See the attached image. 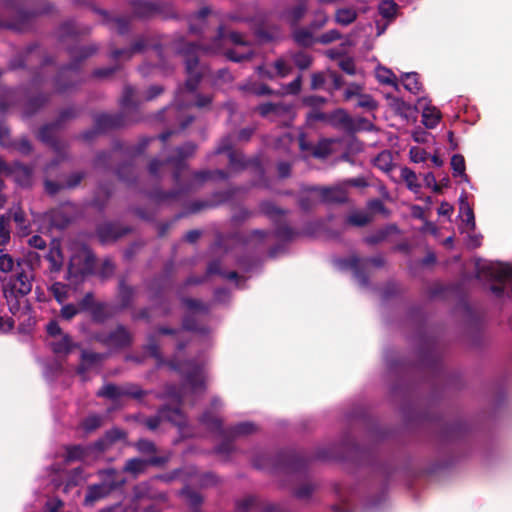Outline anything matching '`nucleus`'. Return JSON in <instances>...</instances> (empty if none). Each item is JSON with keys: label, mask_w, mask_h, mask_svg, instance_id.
I'll use <instances>...</instances> for the list:
<instances>
[{"label": "nucleus", "mask_w": 512, "mask_h": 512, "mask_svg": "<svg viewBox=\"0 0 512 512\" xmlns=\"http://www.w3.org/2000/svg\"><path fill=\"white\" fill-rule=\"evenodd\" d=\"M5 5L14 10V16L9 20H0V28H7L18 32L28 30L36 16L48 13L49 8L43 10H26L27 0H3Z\"/></svg>", "instance_id": "39448f33"}, {"label": "nucleus", "mask_w": 512, "mask_h": 512, "mask_svg": "<svg viewBox=\"0 0 512 512\" xmlns=\"http://www.w3.org/2000/svg\"><path fill=\"white\" fill-rule=\"evenodd\" d=\"M49 262V271L51 273H59L63 268L64 255L59 240L54 239L50 245L48 253L45 256Z\"/></svg>", "instance_id": "4be33fe9"}, {"label": "nucleus", "mask_w": 512, "mask_h": 512, "mask_svg": "<svg viewBox=\"0 0 512 512\" xmlns=\"http://www.w3.org/2000/svg\"><path fill=\"white\" fill-rule=\"evenodd\" d=\"M61 128L54 122L42 125L37 133V138L47 146L51 147L55 152L60 153L64 148V144L56 136L57 131Z\"/></svg>", "instance_id": "f3484780"}, {"label": "nucleus", "mask_w": 512, "mask_h": 512, "mask_svg": "<svg viewBox=\"0 0 512 512\" xmlns=\"http://www.w3.org/2000/svg\"><path fill=\"white\" fill-rule=\"evenodd\" d=\"M3 294H4V298L6 300L9 311L13 315H16L20 311V308H21L20 299L24 298L25 296H18V294H16V292L11 291L6 288H3Z\"/></svg>", "instance_id": "6e6d98bb"}, {"label": "nucleus", "mask_w": 512, "mask_h": 512, "mask_svg": "<svg viewBox=\"0 0 512 512\" xmlns=\"http://www.w3.org/2000/svg\"><path fill=\"white\" fill-rule=\"evenodd\" d=\"M93 120L96 129L101 133L119 129L138 121V119L130 118L127 112L124 111L117 113H98L94 115Z\"/></svg>", "instance_id": "ddd939ff"}, {"label": "nucleus", "mask_w": 512, "mask_h": 512, "mask_svg": "<svg viewBox=\"0 0 512 512\" xmlns=\"http://www.w3.org/2000/svg\"><path fill=\"white\" fill-rule=\"evenodd\" d=\"M105 359V354L88 351L86 349L81 350L80 362L76 368V373L86 379V373L94 367L100 365Z\"/></svg>", "instance_id": "6ab92c4d"}, {"label": "nucleus", "mask_w": 512, "mask_h": 512, "mask_svg": "<svg viewBox=\"0 0 512 512\" xmlns=\"http://www.w3.org/2000/svg\"><path fill=\"white\" fill-rule=\"evenodd\" d=\"M420 365L432 372H439L442 363L441 355L437 349V342L432 337H421L419 343Z\"/></svg>", "instance_id": "9b49d317"}, {"label": "nucleus", "mask_w": 512, "mask_h": 512, "mask_svg": "<svg viewBox=\"0 0 512 512\" xmlns=\"http://www.w3.org/2000/svg\"><path fill=\"white\" fill-rule=\"evenodd\" d=\"M329 20L327 13L323 10H317L313 14V19L309 23V29L313 31L323 28Z\"/></svg>", "instance_id": "774afa93"}, {"label": "nucleus", "mask_w": 512, "mask_h": 512, "mask_svg": "<svg viewBox=\"0 0 512 512\" xmlns=\"http://www.w3.org/2000/svg\"><path fill=\"white\" fill-rule=\"evenodd\" d=\"M309 460L302 453L295 451H284L278 455V464L295 472L305 469Z\"/></svg>", "instance_id": "a211bd4d"}, {"label": "nucleus", "mask_w": 512, "mask_h": 512, "mask_svg": "<svg viewBox=\"0 0 512 512\" xmlns=\"http://www.w3.org/2000/svg\"><path fill=\"white\" fill-rule=\"evenodd\" d=\"M49 292L52 294L54 299L59 303L63 304L68 299V285L62 282H54L49 288Z\"/></svg>", "instance_id": "13d9d810"}, {"label": "nucleus", "mask_w": 512, "mask_h": 512, "mask_svg": "<svg viewBox=\"0 0 512 512\" xmlns=\"http://www.w3.org/2000/svg\"><path fill=\"white\" fill-rule=\"evenodd\" d=\"M237 193L236 188H229L224 191H217L214 192L211 196L210 202L211 205H213V208H216L222 204H225L232 200Z\"/></svg>", "instance_id": "3c124183"}, {"label": "nucleus", "mask_w": 512, "mask_h": 512, "mask_svg": "<svg viewBox=\"0 0 512 512\" xmlns=\"http://www.w3.org/2000/svg\"><path fill=\"white\" fill-rule=\"evenodd\" d=\"M197 149L193 142H186L175 149V155L167 157L165 160L152 159L148 166L149 174L155 178L159 177V171L166 165L173 166V181L175 188L170 191L155 189L149 192L148 197L157 204L171 203L178 201L182 196L196 190L208 180H212L211 170L196 171L192 174L188 182H183L182 173L188 169L186 159L191 157Z\"/></svg>", "instance_id": "f257e3e1"}, {"label": "nucleus", "mask_w": 512, "mask_h": 512, "mask_svg": "<svg viewBox=\"0 0 512 512\" xmlns=\"http://www.w3.org/2000/svg\"><path fill=\"white\" fill-rule=\"evenodd\" d=\"M259 210L261 214L268 217L273 222V224H277V221L280 220V217L286 215L288 212L287 210L276 206L271 201H262L259 204Z\"/></svg>", "instance_id": "473e14b6"}, {"label": "nucleus", "mask_w": 512, "mask_h": 512, "mask_svg": "<svg viewBox=\"0 0 512 512\" xmlns=\"http://www.w3.org/2000/svg\"><path fill=\"white\" fill-rule=\"evenodd\" d=\"M307 12L306 2H301L286 11V18L291 26H297Z\"/></svg>", "instance_id": "a18cd8bd"}, {"label": "nucleus", "mask_w": 512, "mask_h": 512, "mask_svg": "<svg viewBox=\"0 0 512 512\" xmlns=\"http://www.w3.org/2000/svg\"><path fill=\"white\" fill-rule=\"evenodd\" d=\"M90 29L88 27H78L72 20L66 21L59 27L58 39L59 42L66 47V51L70 56V68L80 69L82 63L95 55L99 46L96 43H90L87 45H80V37L89 34Z\"/></svg>", "instance_id": "f03ea898"}, {"label": "nucleus", "mask_w": 512, "mask_h": 512, "mask_svg": "<svg viewBox=\"0 0 512 512\" xmlns=\"http://www.w3.org/2000/svg\"><path fill=\"white\" fill-rule=\"evenodd\" d=\"M98 12L104 16L106 22L113 23L118 34L124 35L129 31L130 19L128 17L117 16L112 18L105 10H98Z\"/></svg>", "instance_id": "ea45409f"}, {"label": "nucleus", "mask_w": 512, "mask_h": 512, "mask_svg": "<svg viewBox=\"0 0 512 512\" xmlns=\"http://www.w3.org/2000/svg\"><path fill=\"white\" fill-rule=\"evenodd\" d=\"M218 37L220 39H228L234 45L249 47L251 43L247 40L245 34L237 31H226L223 26L218 28Z\"/></svg>", "instance_id": "e433bc0d"}, {"label": "nucleus", "mask_w": 512, "mask_h": 512, "mask_svg": "<svg viewBox=\"0 0 512 512\" xmlns=\"http://www.w3.org/2000/svg\"><path fill=\"white\" fill-rule=\"evenodd\" d=\"M200 49V45L193 42H185L179 48V53L184 57L187 79L183 86L178 88V94H181L183 91L196 93L204 75L206 74L207 67L199 61Z\"/></svg>", "instance_id": "7ed1b4c3"}, {"label": "nucleus", "mask_w": 512, "mask_h": 512, "mask_svg": "<svg viewBox=\"0 0 512 512\" xmlns=\"http://www.w3.org/2000/svg\"><path fill=\"white\" fill-rule=\"evenodd\" d=\"M190 366V369L187 372H182L179 365L176 363H169V366L177 371L182 373L186 384L191 388L193 392L198 390L204 391L206 389L205 386V376L203 374V369L199 364L193 363L191 361L187 362Z\"/></svg>", "instance_id": "2eb2a0df"}, {"label": "nucleus", "mask_w": 512, "mask_h": 512, "mask_svg": "<svg viewBox=\"0 0 512 512\" xmlns=\"http://www.w3.org/2000/svg\"><path fill=\"white\" fill-rule=\"evenodd\" d=\"M7 217H10V219L12 218L13 221L17 224L18 228L24 233H29L30 224L28 223L25 212L21 207H17L14 211L10 210Z\"/></svg>", "instance_id": "bf43d9fd"}, {"label": "nucleus", "mask_w": 512, "mask_h": 512, "mask_svg": "<svg viewBox=\"0 0 512 512\" xmlns=\"http://www.w3.org/2000/svg\"><path fill=\"white\" fill-rule=\"evenodd\" d=\"M398 232V228L395 224H389L383 228L378 229L371 235H368L364 238V242L368 245H377L381 242H384L389 235L392 233Z\"/></svg>", "instance_id": "72a5a7b5"}, {"label": "nucleus", "mask_w": 512, "mask_h": 512, "mask_svg": "<svg viewBox=\"0 0 512 512\" xmlns=\"http://www.w3.org/2000/svg\"><path fill=\"white\" fill-rule=\"evenodd\" d=\"M357 11L354 8H339L335 12V22L342 26H348L357 19Z\"/></svg>", "instance_id": "c03bdc74"}, {"label": "nucleus", "mask_w": 512, "mask_h": 512, "mask_svg": "<svg viewBox=\"0 0 512 512\" xmlns=\"http://www.w3.org/2000/svg\"><path fill=\"white\" fill-rule=\"evenodd\" d=\"M441 118L440 112L435 108L427 107L422 113V123L428 129L435 128Z\"/></svg>", "instance_id": "603ef678"}, {"label": "nucleus", "mask_w": 512, "mask_h": 512, "mask_svg": "<svg viewBox=\"0 0 512 512\" xmlns=\"http://www.w3.org/2000/svg\"><path fill=\"white\" fill-rule=\"evenodd\" d=\"M130 6L132 8L133 15L140 19H148L155 16L168 18L174 14L172 5L164 0H132L130 2Z\"/></svg>", "instance_id": "0eeeda50"}, {"label": "nucleus", "mask_w": 512, "mask_h": 512, "mask_svg": "<svg viewBox=\"0 0 512 512\" xmlns=\"http://www.w3.org/2000/svg\"><path fill=\"white\" fill-rule=\"evenodd\" d=\"M397 10L398 5L394 0H382L378 5L379 14L387 20H393Z\"/></svg>", "instance_id": "864d4df0"}, {"label": "nucleus", "mask_w": 512, "mask_h": 512, "mask_svg": "<svg viewBox=\"0 0 512 512\" xmlns=\"http://www.w3.org/2000/svg\"><path fill=\"white\" fill-rule=\"evenodd\" d=\"M39 63L42 70L45 66L52 65L55 60L51 56H43L40 46L36 43L28 45L24 51L17 53L10 59L8 67L10 70L24 69L28 64Z\"/></svg>", "instance_id": "423d86ee"}, {"label": "nucleus", "mask_w": 512, "mask_h": 512, "mask_svg": "<svg viewBox=\"0 0 512 512\" xmlns=\"http://www.w3.org/2000/svg\"><path fill=\"white\" fill-rule=\"evenodd\" d=\"M35 271L31 260L19 258L16 260L15 273L1 279L2 288L16 292L18 296H27L31 293Z\"/></svg>", "instance_id": "20e7f679"}, {"label": "nucleus", "mask_w": 512, "mask_h": 512, "mask_svg": "<svg viewBox=\"0 0 512 512\" xmlns=\"http://www.w3.org/2000/svg\"><path fill=\"white\" fill-rule=\"evenodd\" d=\"M312 190H318L313 188ZM322 201L325 203L344 204L348 201L346 189L343 187L319 188Z\"/></svg>", "instance_id": "393cba45"}, {"label": "nucleus", "mask_w": 512, "mask_h": 512, "mask_svg": "<svg viewBox=\"0 0 512 512\" xmlns=\"http://www.w3.org/2000/svg\"><path fill=\"white\" fill-rule=\"evenodd\" d=\"M227 436H232L233 438L239 436H246L254 433L256 431V426L252 422H241L232 427L226 429Z\"/></svg>", "instance_id": "49530a36"}, {"label": "nucleus", "mask_w": 512, "mask_h": 512, "mask_svg": "<svg viewBox=\"0 0 512 512\" xmlns=\"http://www.w3.org/2000/svg\"><path fill=\"white\" fill-rule=\"evenodd\" d=\"M134 288L126 284L125 280L119 282L118 298L120 309L124 310L131 307L134 299Z\"/></svg>", "instance_id": "c9c22d12"}, {"label": "nucleus", "mask_w": 512, "mask_h": 512, "mask_svg": "<svg viewBox=\"0 0 512 512\" xmlns=\"http://www.w3.org/2000/svg\"><path fill=\"white\" fill-rule=\"evenodd\" d=\"M85 78L80 69L70 68V64L62 66L53 79L54 90L57 94L63 95L76 91Z\"/></svg>", "instance_id": "6e6552de"}, {"label": "nucleus", "mask_w": 512, "mask_h": 512, "mask_svg": "<svg viewBox=\"0 0 512 512\" xmlns=\"http://www.w3.org/2000/svg\"><path fill=\"white\" fill-rule=\"evenodd\" d=\"M159 414L162 416L163 420L168 421L175 426H186V418L179 407L164 405L159 408Z\"/></svg>", "instance_id": "bb28decb"}, {"label": "nucleus", "mask_w": 512, "mask_h": 512, "mask_svg": "<svg viewBox=\"0 0 512 512\" xmlns=\"http://www.w3.org/2000/svg\"><path fill=\"white\" fill-rule=\"evenodd\" d=\"M132 232V228L121 226L116 222H103L96 227V235L101 243L116 241L126 234Z\"/></svg>", "instance_id": "dca6fc26"}, {"label": "nucleus", "mask_w": 512, "mask_h": 512, "mask_svg": "<svg viewBox=\"0 0 512 512\" xmlns=\"http://www.w3.org/2000/svg\"><path fill=\"white\" fill-rule=\"evenodd\" d=\"M169 460V455H153L147 459L138 457L129 458L126 460L122 468V472L130 474L133 478L136 479L139 475L144 474L149 466L162 468L169 462Z\"/></svg>", "instance_id": "f8f14e48"}, {"label": "nucleus", "mask_w": 512, "mask_h": 512, "mask_svg": "<svg viewBox=\"0 0 512 512\" xmlns=\"http://www.w3.org/2000/svg\"><path fill=\"white\" fill-rule=\"evenodd\" d=\"M179 495L185 498L186 502L191 508V511H193L194 509H200V506L204 502L203 496L198 491L191 488L189 485L184 486L180 490Z\"/></svg>", "instance_id": "f704fd0d"}, {"label": "nucleus", "mask_w": 512, "mask_h": 512, "mask_svg": "<svg viewBox=\"0 0 512 512\" xmlns=\"http://www.w3.org/2000/svg\"><path fill=\"white\" fill-rule=\"evenodd\" d=\"M144 349L149 354L150 357L154 358L159 363L163 361V356L160 351L159 340L155 334H149L147 336V343L144 346Z\"/></svg>", "instance_id": "de8ad7c7"}, {"label": "nucleus", "mask_w": 512, "mask_h": 512, "mask_svg": "<svg viewBox=\"0 0 512 512\" xmlns=\"http://www.w3.org/2000/svg\"><path fill=\"white\" fill-rule=\"evenodd\" d=\"M182 328L185 331L206 334L208 329L198 323L195 316L187 314L182 319Z\"/></svg>", "instance_id": "4d7b16f0"}, {"label": "nucleus", "mask_w": 512, "mask_h": 512, "mask_svg": "<svg viewBox=\"0 0 512 512\" xmlns=\"http://www.w3.org/2000/svg\"><path fill=\"white\" fill-rule=\"evenodd\" d=\"M52 97L51 92H40L27 99L24 105V115L26 117H32L45 105H47Z\"/></svg>", "instance_id": "b1692460"}, {"label": "nucleus", "mask_w": 512, "mask_h": 512, "mask_svg": "<svg viewBox=\"0 0 512 512\" xmlns=\"http://www.w3.org/2000/svg\"><path fill=\"white\" fill-rule=\"evenodd\" d=\"M451 168L453 170V176L457 177H463L465 180H467V174L465 173L466 165H465V159L461 154H455L451 158Z\"/></svg>", "instance_id": "69168bd1"}, {"label": "nucleus", "mask_w": 512, "mask_h": 512, "mask_svg": "<svg viewBox=\"0 0 512 512\" xmlns=\"http://www.w3.org/2000/svg\"><path fill=\"white\" fill-rule=\"evenodd\" d=\"M199 421L208 430L218 433L221 437L227 436V431L223 428L222 420L214 416L210 411H205L200 416Z\"/></svg>", "instance_id": "7c9ffc66"}, {"label": "nucleus", "mask_w": 512, "mask_h": 512, "mask_svg": "<svg viewBox=\"0 0 512 512\" xmlns=\"http://www.w3.org/2000/svg\"><path fill=\"white\" fill-rule=\"evenodd\" d=\"M111 492L106 489L100 482L89 485L84 497L85 505H93L95 502L108 497Z\"/></svg>", "instance_id": "c756f323"}, {"label": "nucleus", "mask_w": 512, "mask_h": 512, "mask_svg": "<svg viewBox=\"0 0 512 512\" xmlns=\"http://www.w3.org/2000/svg\"><path fill=\"white\" fill-rule=\"evenodd\" d=\"M96 340L107 347L125 349L132 345L133 335L122 324H118L114 330L96 336Z\"/></svg>", "instance_id": "4468645a"}, {"label": "nucleus", "mask_w": 512, "mask_h": 512, "mask_svg": "<svg viewBox=\"0 0 512 512\" xmlns=\"http://www.w3.org/2000/svg\"><path fill=\"white\" fill-rule=\"evenodd\" d=\"M374 166L384 172L392 170L394 167L392 153L387 150L380 152L374 159Z\"/></svg>", "instance_id": "8fccbe9b"}, {"label": "nucleus", "mask_w": 512, "mask_h": 512, "mask_svg": "<svg viewBox=\"0 0 512 512\" xmlns=\"http://www.w3.org/2000/svg\"><path fill=\"white\" fill-rule=\"evenodd\" d=\"M256 111L261 117L284 124H288L295 118L294 106L286 102H266L258 105Z\"/></svg>", "instance_id": "9d476101"}, {"label": "nucleus", "mask_w": 512, "mask_h": 512, "mask_svg": "<svg viewBox=\"0 0 512 512\" xmlns=\"http://www.w3.org/2000/svg\"><path fill=\"white\" fill-rule=\"evenodd\" d=\"M112 193L113 188L111 183L105 182L98 184L91 200V206L99 212H103L112 196Z\"/></svg>", "instance_id": "5701e85b"}, {"label": "nucleus", "mask_w": 512, "mask_h": 512, "mask_svg": "<svg viewBox=\"0 0 512 512\" xmlns=\"http://www.w3.org/2000/svg\"><path fill=\"white\" fill-rule=\"evenodd\" d=\"M401 179L405 181L408 189L417 191L420 188L416 173L408 167L401 168Z\"/></svg>", "instance_id": "338daca9"}, {"label": "nucleus", "mask_w": 512, "mask_h": 512, "mask_svg": "<svg viewBox=\"0 0 512 512\" xmlns=\"http://www.w3.org/2000/svg\"><path fill=\"white\" fill-rule=\"evenodd\" d=\"M229 160V166L234 171H241L247 168L250 164H255L257 168L263 172V169L261 168L260 162L258 159H255L253 161H246L244 158V155L237 151H230V154L228 155Z\"/></svg>", "instance_id": "2f4dec72"}, {"label": "nucleus", "mask_w": 512, "mask_h": 512, "mask_svg": "<svg viewBox=\"0 0 512 512\" xmlns=\"http://www.w3.org/2000/svg\"><path fill=\"white\" fill-rule=\"evenodd\" d=\"M99 482L111 493L126 484L125 477L115 468H107L98 472Z\"/></svg>", "instance_id": "aec40b11"}, {"label": "nucleus", "mask_w": 512, "mask_h": 512, "mask_svg": "<svg viewBox=\"0 0 512 512\" xmlns=\"http://www.w3.org/2000/svg\"><path fill=\"white\" fill-rule=\"evenodd\" d=\"M90 316L95 323H104L106 320L113 316L106 302H96L90 312Z\"/></svg>", "instance_id": "4c0bfd02"}, {"label": "nucleus", "mask_w": 512, "mask_h": 512, "mask_svg": "<svg viewBox=\"0 0 512 512\" xmlns=\"http://www.w3.org/2000/svg\"><path fill=\"white\" fill-rule=\"evenodd\" d=\"M401 81L406 90L412 94H419L422 90V84L419 80V74L416 72L404 73L401 76Z\"/></svg>", "instance_id": "58836bf2"}, {"label": "nucleus", "mask_w": 512, "mask_h": 512, "mask_svg": "<svg viewBox=\"0 0 512 512\" xmlns=\"http://www.w3.org/2000/svg\"><path fill=\"white\" fill-rule=\"evenodd\" d=\"M121 391L122 385L118 386L113 383H108L101 387V389L97 392V396L115 401L122 397Z\"/></svg>", "instance_id": "5fc2aeb1"}, {"label": "nucleus", "mask_w": 512, "mask_h": 512, "mask_svg": "<svg viewBox=\"0 0 512 512\" xmlns=\"http://www.w3.org/2000/svg\"><path fill=\"white\" fill-rule=\"evenodd\" d=\"M135 94L136 91L134 87L128 84L124 86L122 97L120 99V105L124 112H126L127 110H137L138 105L134 99Z\"/></svg>", "instance_id": "a19ab883"}, {"label": "nucleus", "mask_w": 512, "mask_h": 512, "mask_svg": "<svg viewBox=\"0 0 512 512\" xmlns=\"http://www.w3.org/2000/svg\"><path fill=\"white\" fill-rule=\"evenodd\" d=\"M53 353L56 355L67 356L72 352L73 349L79 347V345L73 342L71 336L67 333L60 336L59 339H54L50 343Z\"/></svg>", "instance_id": "cd10ccee"}, {"label": "nucleus", "mask_w": 512, "mask_h": 512, "mask_svg": "<svg viewBox=\"0 0 512 512\" xmlns=\"http://www.w3.org/2000/svg\"><path fill=\"white\" fill-rule=\"evenodd\" d=\"M95 260L93 252L86 247L73 254L68 263L66 279L72 280L91 274Z\"/></svg>", "instance_id": "1a4fd4ad"}, {"label": "nucleus", "mask_w": 512, "mask_h": 512, "mask_svg": "<svg viewBox=\"0 0 512 512\" xmlns=\"http://www.w3.org/2000/svg\"><path fill=\"white\" fill-rule=\"evenodd\" d=\"M331 143V140L328 139L320 140L316 145H314L312 156L317 159L327 158L332 153Z\"/></svg>", "instance_id": "e2e57ef3"}, {"label": "nucleus", "mask_w": 512, "mask_h": 512, "mask_svg": "<svg viewBox=\"0 0 512 512\" xmlns=\"http://www.w3.org/2000/svg\"><path fill=\"white\" fill-rule=\"evenodd\" d=\"M148 46L145 38L141 37L135 40L130 48L125 49H114L110 53V57L114 60L124 57L130 59L135 53L142 52Z\"/></svg>", "instance_id": "c85d7f7f"}, {"label": "nucleus", "mask_w": 512, "mask_h": 512, "mask_svg": "<svg viewBox=\"0 0 512 512\" xmlns=\"http://www.w3.org/2000/svg\"><path fill=\"white\" fill-rule=\"evenodd\" d=\"M79 115V110L74 107L70 106L67 108H64L60 110L57 118L54 120V122L60 127L63 128L64 125L75 118H77Z\"/></svg>", "instance_id": "052dcab7"}, {"label": "nucleus", "mask_w": 512, "mask_h": 512, "mask_svg": "<svg viewBox=\"0 0 512 512\" xmlns=\"http://www.w3.org/2000/svg\"><path fill=\"white\" fill-rule=\"evenodd\" d=\"M468 430V426L463 421H456L447 426L445 435L447 438L454 439L459 438Z\"/></svg>", "instance_id": "0e129e2a"}, {"label": "nucleus", "mask_w": 512, "mask_h": 512, "mask_svg": "<svg viewBox=\"0 0 512 512\" xmlns=\"http://www.w3.org/2000/svg\"><path fill=\"white\" fill-rule=\"evenodd\" d=\"M65 455L64 461L66 463H71L75 461H85L90 455V447L89 445L83 446L80 444L76 445H67L64 447Z\"/></svg>", "instance_id": "a878e982"}, {"label": "nucleus", "mask_w": 512, "mask_h": 512, "mask_svg": "<svg viewBox=\"0 0 512 512\" xmlns=\"http://www.w3.org/2000/svg\"><path fill=\"white\" fill-rule=\"evenodd\" d=\"M391 100L390 106L401 117L406 119L409 118L412 112L416 111V107H413L411 104L407 103L401 98L398 97H388Z\"/></svg>", "instance_id": "79ce46f5"}, {"label": "nucleus", "mask_w": 512, "mask_h": 512, "mask_svg": "<svg viewBox=\"0 0 512 512\" xmlns=\"http://www.w3.org/2000/svg\"><path fill=\"white\" fill-rule=\"evenodd\" d=\"M343 265L353 271L354 277L362 287L369 285V275L367 272L368 265L363 261L362 258L352 256L343 261Z\"/></svg>", "instance_id": "412c9836"}, {"label": "nucleus", "mask_w": 512, "mask_h": 512, "mask_svg": "<svg viewBox=\"0 0 512 512\" xmlns=\"http://www.w3.org/2000/svg\"><path fill=\"white\" fill-rule=\"evenodd\" d=\"M313 30L308 28H297L293 31L294 41L303 47H310L314 43Z\"/></svg>", "instance_id": "09e8293b"}, {"label": "nucleus", "mask_w": 512, "mask_h": 512, "mask_svg": "<svg viewBox=\"0 0 512 512\" xmlns=\"http://www.w3.org/2000/svg\"><path fill=\"white\" fill-rule=\"evenodd\" d=\"M121 393L122 397H130L136 400H140L147 395V392L135 383H126L122 385Z\"/></svg>", "instance_id": "680f3d73"}, {"label": "nucleus", "mask_w": 512, "mask_h": 512, "mask_svg": "<svg viewBox=\"0 0 512 512\" xmlns=\"http://www.w3.org/2000/svg\"><path fill=\"white\" fill-rule=\"evenodd\" d=\"M274 225V236L281 241L289 242L299 235V232L294 230L288 224L280 222V220H278L277 224Z\"/></svg>", "instance_id": "37998d69"}]
</instances>
